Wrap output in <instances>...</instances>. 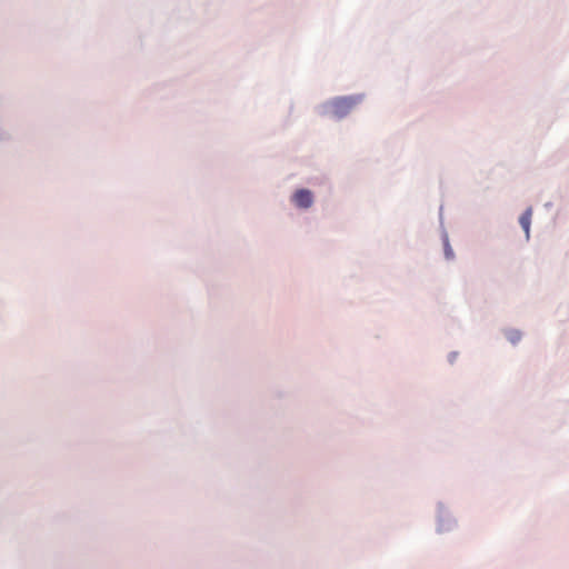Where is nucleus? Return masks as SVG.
I'll list each match as a JSON object with an SVG mask.
<instances>
[{"label":"nucleus","mask_w":569,"mask_h":569,"mask_svg":"<svg viewBox=\"0 0 569 569\" xmlns=\"http://www.w3.org/2000/svg\"><path fill=\"white\" fill-rule=\"evenodd\" d=\"M509 339L511 342L516 343L517 341L520 340V333L515 331V332H511L510 336H509Z\"/></svg>","instance_id":"20e7f679"},{"label":"nucleus","mask_w":569,"mask_h":569,"mask_svg":"<svg viewBox=\"0 0 569 569\" xmlns=\"http://www.w3.org/2000/svg\"><path fill=\"white\" fill-rule=\"evenodd\" d=\"M532 217V209L528 208L519 218V223L526 232L527 239L529 238L530 232V223Z\"/></svg>","instance_id":"7ed1b4c3"},{"label":"nucleus","mask_w":569,"mask_h":569,"mask_svg":"<svg viewBox=\"0 0 569 569\" xmlns=\"http://www.w3.org/2000/svg\"><path fill=\"white\" fill-rule=\"evenodd\" d=\"M360 101V96L336 98L327 104V112L340 119L346 117Z\"/></svg>","instance_id":"f257e3e1"},{"label":"nucleus","mask_w":569,"mask_h":569,"mask_svg":"<svg viewBox=\"0 0 569 569\" xmlns=\"http://www.w3.org/2000/svg\"><path fill=\"white\" fill-rule=\"evenodd\" d=\"M293 201L297 207L307 209L313 202L312 193L307 189H300L293 194Z\"/></svg>","instance_id":"f03ea898"}]
</instances>
